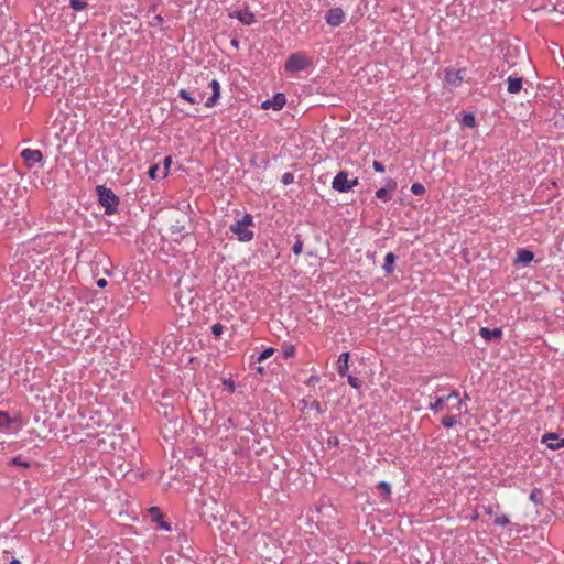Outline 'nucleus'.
<instances>
[{"label": "nucleus", "instance_id": "nucleus-11", "mask_svg": "<svg viewBox=\"0 0 564 564\" xmlns=\"http://www.w3.org/2000/svg\"><path fill=\"white\" fill-rule=\"evenodd\" d=\"M541 442L545 444L547 448L553 451L564 447V437L561 438L556 433L544 434Z\"/></svg>", "mask_w": 564, "mask_h": 564}, {"label": "nucleus", "instance_id": "nucleus-50", "mask_svg": "<svg viewBox=\"0 0 564 564\" xmlns=\"http://www.w3.org/2000/svg\"><path fill=\"white\" fill-rule=\"evenodd\" d=\"M258 371H259L260 373H263V372H264V368H263V367H258Z\"/></svg>", "mask_w": 564, "mask_h": 564}, {"label": "nucleus", "instance_id": "nucleus-40", "mask_svg": "<svg viewBox=\"0 0 564 564\" xmlns=\"http://www.w3.org/2000/svg\"><path fill=\"white\" fill-rule=\"evenodd\" d=\"M372 167L378 173H383L384 172V165L381 162H379V161H373L372 162Z\"/></svg>", "mask_w": 564, "mask_h": 564}, {"label": "nucleus", "instance_id": "nucleus-33", "mask_svg": "<svg viewBox=\"0 0 564 564\" xmlns=\"http://www.w3.org/2000/svg\"><path fill=\"white\" fill-rule=\"evenodd\" d=\"M463 124L466 126V127H474L475 126V117L474 115L471 113H466L464 117H463V120H462Z\"/></svg>", "mask_w": 564, "mask_h": 564}, {"label": "nucleus", "instance_id": "nucleus-32", "mask_svg": "<svg viewBox=\"0 0 564 564\" xmlns=\"http://www.w3.org/2000/svg\"><path fill=\"white\" fill-rule=\"evenodd\" d=\"M224 330V326L220 323H216L212 326V334L215 338H220Z\"/></svg>", "mask_w": 564, "mask_h": 564}, {"label": "nucleus", "instance_id": "nucleus-7", "mask_svg": "<svg viewBox=\"0 0 564 564\" xmlns=\"http://www.w3.org/2000/svg\"><path fill=\"white\" fill-rule=\"evenodd\" d=\"M21 424L20 415L11 416L4 411H0V430L9 431L19 427Z\"/></svg>", "mask_w": 564, "mask_h": 564}, {"label": "nucleus", "instance_id": "nucleus-10", "mask_svg": "<svg viewBox=\"0 0 564 564\" xmlns=\"http://www.w3.org/2000/svg\"><path fill=\"white\" fill-rule=\"evenodd\" d=\"M21 156L24 160L28 167H32L34 164L42 161L43 155L40 150L24 149L21 152Z\"/></svg>", "mask_w": 564, "mask_h": 564}, {"label": "nucleus", "instance_id": "nucleus-2", "mask_svg": "<svg viewBox=\"0 0 564 564\" xmlns=\"http://www.w3.org/2000/svg\"><path fill=\"white\" fill-rule=\"evenodd\" d=\"M96 193L98 195L99 204L105 208V213L107 215L113 214L119 205V198L116 194L104 185H98L96 187Z\"/></svg>", "mask_w": 564, "mask_h": 564}, {"label": "nucleus", "instance_id": "nucleus-41", "mask_svg": "<svg viewBox=\"0 0 564 564\" xmlns=\"http://www.w3.org/2000/svg\"><path fill=\"white\" fill-rule=\"evenodd\" d=\"M339 445V438L336 436H332L327 440V446L328 447H336Z\"/></svg>", "mask_w": 564, "mask_h": 564}, {"label": "nucleus", "instance_id": "nucleus-30", "mask_svg": "<svg viewBox=\"0 0 564 564\" xmlns=\"http://www.w3.org/2000/svg\"><path fill=\"white\" fill-rule=\"evenodd\" d=\"M411 192H412V194H414V195H422V194H424V193H425V187H424V185H423V184H421V183H413V184L411 185Z\"/></svg>", "mask_w": 564, "mask_h": 564}, {"label": "nucleus", "instance_id": "nucleus-6", "mask_svg": "<svg viewBox=\"0 0 564 564\" xmlns=\"http://www.w3.org/2000/svg\"><path fill=\"white\" fill-rule=\"evenodd\" d=\"M451 399H456L457 400V404H456V409L457 410H460L462 408V404H463V401L459 399V394L457 391H452L449 394L447 395H442V397H437L435 399L434 402H431L429 404V409L433 412H437L438 410H441L443 408V405L448 402Z\"/></svg>", "mask_w": 564, "mask_h": 564}, {"label": "nucleus", "instance_id": "nucleus-38", "mask_svg": "<svg viewBox=\"0 0 564 564\" xmlns=\"http://www.w3.org/2000/svg\"><path fill=\"white\" fill-rule=\"evenodd\" d=\"M158 171H159V165L158 164L151 165L149 167V170H148V176L151 180H155L158 177Z\"/></svg>", "mask_w": 564, "mask_h": 564}, {"label": "nucleus", "instance_id": "nucleus-27", "mask_svg": "<svg viewBox=\"0 0 564 564\" xmlns=\"http://www.w3.org/2000/svg\"><path fill=\"white\" fill-rule=\"evenodd\" d=\"M69 4L74 11H82L87 7V2L85 0H70Z\"/></svg>", "mask_w": 564, "mask_h": 564}, {"label": "nucleus", "instance_id": "nucleus-28", "mask_svg": "<svg viewBox=\"0 0 564 564\" xmlns=\"http://www.w3.org/2000/svg\"><path fill=\"white\" fill-rule=\"evenodd\" d=\"M541 499H542V490L539 488H533L530 494V500L538 505L541 502Z\"/></svg>", "mask_w": 564, "mask_h": 564}, {"label": "nucleus", "instance_id": "nucleus-45", "mask_svg": "<svg viewBox=\"0 0 564 564\" xmlns=\"http://www.w3.org/2000/svg\"><path fill=\"white\" fill-rule=\"evenodd\" d=\"M230 44H231L234 47H236V48H237V47L239 46V41H238L237 39H232V40L230 41Z\"/></svg>", "mask_w": 564, "mask_h": 564}, {"label": "nucleus", "instance_id": "nucleus-5", "mask_svg": "<svg viewBox=\"0 0 564 564\" xmlns=\"http://www.w3.org/2000/svg\"><path fill=\"white\" fill-rule=\"evenodd\" d=\"M178 290L175 292V300L180 306L184 307L186 304L192 305L195 295H193V289L185 284V280L181 279L178 282Z\"/></svg>", "mask_w": 564, "mask_h": 564}, {"label": "nucleus", "instance_id": "nucleus-13", "mask_svg": "<svg viewBox=\"0 0 564 564\" xmlns=\"http://www.w3.org/2000/svg\"><path fill=\"white\" fill-rule=\"evenodd\" d=\"M286 102L285 95L282 93H276L271 99H268L262 102L263 109H274V110H281Z\"/></svg>", "mask_w": 564, "mask_h": 564}, {"label": "nucleus", "instance_id": "nucleus-19", "mask_svg": "<svg viewBox=\"0 0 564 564\" xmlns=\"http://www.w3.org/2000/svg\"><path fill=\"white\" fill-rule=\"evenodd\" d=\"M507 91L509 94H518L522 89L523 80L521 77L509 76L507 78Z\"/></svg>", "mask_w": 564, "mask_h": 564}, {"label": "nucleus", "instance_id": "nucleus-26", "mask_svg": "<svg viewBox=\"0 0 564 564\" xmlns=\"http://www.w3.org/2000/svg\"><path fill=\"white\" fill-rule=\"evenodd\" d=\"M11 465L29 468L31 466V463L29 460L23 459L22 456L19 455L12 458Z\"/></svg>", "mask_w": 564, "mask_h": 564}, {"label": "nucleus", "instance_id": "nucleus-36", "mask_svg": "<svg viewBox=\"0 0 564 564\" xmlns=\"http://www.w3.org/2000/svg\"><path fill=\"white\" fill-rule=\"evenodd\" d=\"M281 182L284 185H290L294 182V175L291 172H286L281 176Z\"/></svg>", "mask_w": 564, "mask_h": 564}, {"label": "nucleus", "instance_id": "nucleus-4", "mask_svg": "<svg viewBox=\"0 0 564 564\" xmlns=\"http://www.w3.org/2000/svg\"><path fill=\"white\" fill-rule=\"evenodd\" d=\"M358 184V178H348V173L346 171L338 172L333 182L332 187L339 193H347L351 191Z\"/></svg>", "mask_w": 564, "mask_h": 564}, {"label": "nucleus", "instance_id": "nucleus-49", "mask_svg": "<svg viewBox=\"0 0 564 564\" xmlns=\"http://www.w3.org/2000/svg\"><path fill=\"white\" fill-rule=\"evenodd\" d=\"M293 247H294V248L302 247V242H301L300 240H297V241L294 243V246H293Z\"/></svg>", "mask_w": 564, "mask_h": 564}, {"label": "nucleus", "instance_id": "nucleus-24", "mask_svg": "<svg viewBox=\"0 0 564 564\" xmlns=\"http://www.w3.org/2000/svg\"><path fill=\"white\" fill-rule=\"evenodd\" d=\"M149 514L151 520L156 523L163 518V514L159 507H151L149 509Z\"/></svg>", "mask_w": 564, "mask_h": 564}, {"label": "nucleus", "instance_id": "nucleus-25", "mask_svg": "<svg viewBox=\"0 0 564 564\" xmlns=\"http://www.w3.org/2000/svg\"><path fill=\"white\" fill-rule=\"evenodd\" d=\"M457 422V416L455 415L444 416L441 421L442 425L446 429L453 427Z\"/></svg>", "mask_w": 564, "mask_h": 564}, {"label": "nucleus", "instance_id": "nucleus-37", "mask_svg": "<svg viewBox=\"0 0 564 564\" xmlns=\"http://www.w3.org/2000/svg\"><path fill=\"white\" fill-rule=\"evenodd\" d=\"M171 164H172V158L165 156L163 160V169H164L163 177H166L169 175V170L171 167Z\"/></svg>", "mask_w": 564, "mask_h": 564}, {"label": "nucleus", "instance_id": "nucleus-51", "mask_svg": "<svg viewBox=\"0 0 564 564\" xmlns=\"http://www.w3.org/2000/svg\"><path fill=\"white\" fill-rule=\"evenodd\" d=\"M227 422H228V424H231V425L234 424V422H232V419H231V417H229V419L227 420Z\"/></svg>", "mask_w": 564, "mask_h": 564}, {"label": "nucleus", "instance_id": "nucleus-18", "mask_svg": "<svg viewBox=\"0 0 564 564\" xmlns=\"http://www.w3.org/2000/svg\"><path fill=\"white\" fill-rule=\"evenodd\" d=\"M348 361H349V352L348 351L341 352L337 360V364H338L337 371L340 377L347 376L348 369H349Z\"/></svg>", "mask_w": 564, "mask_h": 564}, {"label": "nucleus", "instance_id": "nucleus-43", "mask_svg": "<svg viewBox=\"0 0 564 564\" xmlns=\"http://www.w3.org/2000/svg\"><path fill=\"white\" fill-rule=\"evenodd\" d=\"M476 249H471V251H475ZM462 254L466 262H469V256H470V249H462Z\"/></svg>", "mask_w": 564, "mask_h": 564}, {"label": "nucleus", "instance_id": "nucleus-31", "mask_svg": "<svg viewBox=\"0 0 564 564\" xmlns=\"http://www.w3.org/2000/svg\"><path fill=\"white\" fill-rule=\"evenodd\" d=\"M346 377H347V381L350 384V387H352L355 389H359L361 387V381L359 380V378L348 375V373Z\"/></svg>", "mask_w": 564, "mask_h": 564}, {"label": "nucleus", "instance_id": "nucleus-20", "mask_svg": "<svg viewBox=\"0 0 564 564\" xmlns=\"http://www.w3.org/2000/svg\"><path fill=\"white\" fill-rule=\"evenodd\" d=\"M534 259V253L530 249H521L516 258L517 263H521L523 265L529 264Z\"/></svg>", "mask_w": 564, "mask_h": 564}, {"label": "nucleus", "instance_id": "nucleus-17", "mask_svg": "<svg viewBox=\"0 0 564 564\" xmlns=\"http://www.w3.org/2000/svg\"><path fill=\"white\" fill-rule=\"evenodd\" d=\"M230 18L239 20L245 25H251L256 22L254 14L247 9L231 13Z\"/></svg>", "mask_w": 564, "mask_h": 564}, {"label": "nucleus", "instance_id": "nucleus-22", "mask_svg": "<svg viewBox=\"0 0 564 564\" xmlns=\"http://www.w3.org/2000/svg\"><path fill=\"white\" fill-rule=\"evenodd\" d=\"M377 488L381 491V496L383 499H389L391 496V486L387 481H380L377 485Z\"/></svg>", "mask_w": 564, "mask_h": 564}, {"label": "nucleus", "instance_id": "nucleus-12", "mask_svg": "<svg viewBox=\"0 0 564 564\" xmlns=\"http://www.w3.org/2000/svg\"><path fill=\"white\" fill-rule=\"evenodd\" d=\"M479 335L486 341H501L503 333H502V329L499 327H495V328L481 327L479 330Z\"/></svg>", "mask_w": 564, "mask_h": 564}, {"label": "nucleus", "instance_id": "nucleus-21", "mask_svg": "<svg viewBox=\"0 0 564 564\" xmlns=\"http://www.w3.org/2000/svg\"><path fill=\"white\" fill-rule=\"evenodd\" d=\"M395 260L397 257L393 252H389L384 256L382 268L388 275L393 273Z\"/></svg>", "mask_w": 564, "mask_h": 564}, {"label": "nucleus", "instance_id": "nucleus-47", "mask_svg": "<svg viewBox=\"0 0 564 564\" xmlns=\"http://www.w3.org/2000/svg\"><path fill=\"white\" fill-rule=\"evenodd\" d=\"M484 510L487 514H491L492 513V509L491 507H484Z\"/></svg>", "mask_w": 564, "mask_h": 564}, {"label": "nucleus", "instance_id": "nucleus-29", "mask_svg": "<svg viewBox=\"0 0 564 564\" xmlns=\"http://www.w3.org/2000/svg\"><path fill=\"white\" fill-rule=\"evenodd\" d=\"M274 354V348L269 347L261 351V354L258 356L257 360L259 362L265 360L267 358L271 357Z\"/></svg>", "mask_w": 564, "mask_h": 564}, {"label": "nucleus", "instance_id": "nucleus-34", "mask_svg": "<svg viewBox=\"0 0 564 564\" xmlns=\"http://www.w3.org/2000/svg\"><path fill=\"white\" fill-rule=\"evenodd\" d=\"M495 523L500 527H507L510 523V520H509L508 516L502 514V516L496 517Z\"/></svg>", "mask_w": 564, "mask_h": 564}, {"label": "nucleus", "instance_id": "nucleus-14", "mask_svg": "<svg viewBox=\"0 0 564 564\" xmlns=\"http://www.w3.org/2000/svg\"><path fill=\"white\" fill-rule=\"evenodd\" d=\"M209 87L212 88V96L207 98V100L205 101V107L207 108L216 106L220 98L221 90L220 84L217 79H212L209 83Z\"/></svg>", "mask_w": 564, "mask_h": 564}, {"label": "nucleus", "instance_id": "nucleus-48", "mask_svg": "<svg viewBox=\"0 0 564 564\" xmlns=\"http://www.w3.org/2000/svg\"><path fill=\"white\" fill-rule=\"evenodd\" d=\"M292 250H293V252H294V254H295V256H299L300 253H302V251H303L304 249H292Z\"/></svg>", "mask_w": 564, "mask_h": 564}, {"label": "nucleus", "instance_id": "nucleus-1", "mask_svg": "<svg viewBox=\"0 0 564 564\" xmlns=\"http://www.w3.org/2000/svg\"><path fill=\"white\" fill-rule=\"evenodd\" d=\"M253 225V219L250 214H246L241 219L230 225L229 230L237 237L240 242H249L253 238V231L250 226Z\"/></svg>", "mask_w": 564, "mask_h": 564}, {"label": "nucleus", "instance_id": "nucleus-23", "mask_svg": "<svg viewBox=\"0 0 564 564\" xmlns=\"http://www.w3.org/2000/svg\"><path fill=\"white\" fill-rule=\"evenodd\" d=\"M302 402L304 403L305 406L315 410L319 414L324 413L325 411V409L322 408V404L316 400L308 402L304 399L302 400Z\"/></svg>", "mask_w": 564, "mask_h": 564}, {"label": "nucleus", "instance_id": "nucleus-16", "mask_svg": "<svg viewBox=\"0 0 564 564\" xmlns=\"http://www.w3.org/2000/svg\"><path fill=\"white\" fill-rule=\"evenodd\" d=\"M178 97L182 98L183 100H186L187 102H189L192 105H198L203 101L204 94L200 91L191 93L186 89H181L178 91Z\"/></svg>", "mask_w": 564, "mask_h": 564}, {"label": "nucleus", "instance_id": "nucleus-15", "mask_svg": "<svg viewBox=\"0 0 564 564\" xmlns=\"http://www.w3.org/2000/svg\"><path fill=\"white\" fill-rule=\"evenodd\" d=\"M397 181H394L393 178H388L386 182V187L379 188L376 192V197L384 202L390 200L391 195L389 192L397 189Z\"/></svg>", "mask_w": 564, "mask_h": 564}, {"label": "nucleus", "instance_id": "nucleus-44", "mask_svg": "<svg viewBox=\"0 0 564 564\" xmlns=\"http://www.w3.org/2000/svg\"><path fill=\"white\" fill-rule=\"evenodd\" d=\"M96 283H97V285H98L99 288H105V286L108 284L107 280H106V279H104V278H101V279L97 280V282H96Z\"/></svg>", "mask_w": 564, "mask_h": 564}, {"label": "nucleus", "instance_id": "nucleus-46", "mask_svg": "<svg viewBox=\"0 0 564 564\" xmlns=\"http://www.w3.org/2000/svg\"><path fill=\"white\" fill-rule=\"evenodd\" d=\"M310 381L311 382H318L319 378L317 376H311Z\"/></svg>", "mask_w": 564, "mask_h": 564}, {"label": "nucleus", "instance_id": "nucleus-42", "mask_svg": "<svg viewBox=\"0 0 564 564\" xmlns=\"http://www.w3.org/2000/svg\"><path fill=\"white\" fill-rule=\"evenodd\" d=\"M161 529L165 531H171V525L169 522L164 521L163 518L158 522Z\"/></svg>", "mask_w": 564, "mask_h": 564}, {"label": "nucleus", "instance_id": "nucleus-3", "mask_svg": "<svg viewBox=\"0 0 564 564\" xmlns=\"http://www.w3.org/2000/svg\"><path fill=\"white\" fill-rule=\"evenodd\" d=\"M310 65L311 61L307 55L303 52H296L288 57L284 64V69L288 73L294 74L306 69Z\"/></svg>", "mask_w": 564, "mask_h": 564}, {"label": "nucleus", "instance_id": "nucleus-35", "mask_svg": "<svg viewBox=\"0 0 564 564\" xmlns=\"http://www.w3.org/2000/svg\"><path fill=\"white\" fill-rule=\"evenodd\" d=\"M295 355V347L293 345H288L283 347V356L284 358H290Z\"/></svg>", "mask_w": 564, "mask_h": 564}, {"label": "nucleus", "instance_id": "nucleus-9", "mask_svg": "<svg viewBox=\"0 0 564 564\" xmlns=\"http://www.w3.org/2000/svg\"><path fill=\"white\" fill-rule=\"evenodd\" d=\"M466 70L463 68H446L445 69V82L454 87L460 85L465 78Z\"/></svg>", "mask_w": 564, "mask_h": 564}, {"label": "nucleus", "instance_id": "nucleus-39", "mask_svg": "<svg viewBox=\"0 0 564 564\" xmlns=\"http://www.w3.org/2000/svg\"><path fill=\"white\" fill-rule=\"evenodd\" d=\"M223 384L226 387V389L230 392V393H234L235 390H236V384L235 382L231 380V379H225L223 380Z\"/></svg>", "mask_w": 564, "mask_h": 564}, {"label": "nucleus", "instance_id": "nucleus-8", "mask_svg": "<svg viewBox=\"0 0 564 564\" xmlns=\"http://www.w3.org/2000/svg\"><path fill=\"white\" fill-rule=\"evenodd\" d=\"M345 20V13L341 8H332L325 14V21L328 25L339 26Z\"/></svg>", "mask_w": 564, "mask_h": 564}]
</instances>
